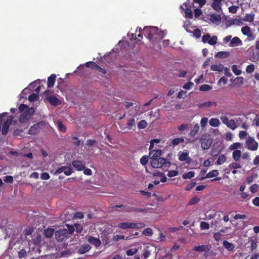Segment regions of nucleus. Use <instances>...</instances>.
<instances>
[{"label": "nucleus", "mask_w": 259, "mask_h": 259, "mask_svg": "<svg viewBox=\"0 0 259 259\" xmlns=\"http://www.w3.org/2000/svg\"><path fill=\"white\" fill-rule=\"evenodd\" d=\"M4 181L6 183L11 184L13 182V178L11 176H7L4 177Z\"/></svg>", "instance_id": "e2e57ef3"}, {"label": "nucleus", "mask_w": 259, "mask_h": 259, "mask_svg": "<svg viewBox=\"0 0 259 259\" xmlns=\"http://www.w3.org/2000/svg\"><path fill=\"white\" fill-rule=\"evenodd\" d=\"M50 178V176L48 172H43L40 175V179L43 180H49Z\"/></svg>", "instance_id": "774afa93"}, {"label": "nucleus", "mask_w": 259, "mask_h": 259, "mask_svg": "<svg viewBox=\"0 0 259 259\" xmlns=\"http://www.w3.org/2000/svg\"><path fill=\"white\" fill-rule=\"evenodd\" d=\"M254 15L253 13L246 14L245 16L244 20L247 22H252L254 20Z\"/></svg>", "instance_id": "f704fd0d"}, {"label": "nucleus", "mask_w": 259, "mask_h": 259, "mask_svg": "<svg viewBox=\"0 0 259 259\" xmlns=\"http://www.w3.org/2000/svg\"><path fill=\"white\" fill-rule=\"evenodd\" d=\"M88 242L91 244L94 245L96 248L99 247L102 244L99 238H95L92 236H88Z\"/></svg>", "instance_id": "ddd939ff"}, {"label": "nucleus", "mask_w": 259, "mask_h": 259, "mask_svg": "<svg viewBox=\"0 0 259 259\" xmlns=\"http://www.w3.org/2000/svg\"><path fill=\"white\" fill-rule=\"evenodd\" d=\"M54 233V230L52 228H48L44 231V235L47 238H51Z\"/></svg>", "instance_id": "2f4dec72"}, {"label": "nucleus", "mask_w": 259, "mask_h": 259, "mask_svg": "<svg viewBox=\"0 0 259 259\" xmlns=\"http://www.w3.org/2000/svg\"><path fill=\"white\" fill-rule=\"evenodd\" d=\"M230 55L229 52L221 51L218 52L215 54L214 57L215 58H219L221 59H225L228 58Z\"/></svg>", "instance_id": "cd10ccee"}, {"label": "nucleus", "mask_w": 259, "mask_h": 259, "mask_svg": "<svg viewBox=\"0 0 259 259\" xmlns=\"http://www.w3.org/2000/svg\"><path fill=\"white\" fill-rule=\"evenodd\" d=\"M221 12H220L218 14H211V23L219 25L221 23L222 17Z\"/></svg>", "instance_id": "4468645a"}, {"label": "nucleus", "mask_w": 259, "mask_h": 259, "mask_svg": "<svg viewBox=\"0 0 259 259\" xmlns=\"http://www.w3.org/2000/svg\"><path fill=\"white\" fill-rule=\"evenodd\" d=\"M143 234L146 236H151L153 234L152 230L151 228H147L144 230Z\"/></svg>", "instance_id": "5fc2aeb1"}, {"label": "nucleus", "mask_w": 259, "mask_h": 259, "mask_svg": "<svg viewBox=\"0 0 259 259\" xmlns=\"http://www.w3.org/2000/svg\"><path fill=\"white\" fill-rule=\"evenodd\" d=\"M40 130L39 123H36L31 126L28 131V134L31 135H35L38 133Z\"/></svg>", "instance_id": "dca6fc26"}, {"label": "nucleus", "mask_w": 259, "mask_h": 259, "mask_svg": "<svg viewBox=\"0 0 259 259\" xmlns=\"http://www.w3.org/2000/svg\"><path fill=\"white\" fill-rule=\"evenodd\" d=\"M238 8H239L238 6H232L229 8V12H230L232 14H235L237 12V11L238 9Z\"/></svg>", "instance_id": "4d7b16f0"}, {"label": "nucleus", "mask_w": 259, "mask_h": 259, "mask_svg": "<svg viewBox=\"0 0 259 259\" xmlns=\"http://www.w3.org/2000/svg\"><path fill=\"white\" fill-rule=\"evenodd\" d=\"M193 35L197 38H198L201 36V32L199 29H195L193 31Z\"/></svg>", "instance_id": "338daca9"}, {"label": "nucleus", "mask_w": 259, "mask_h": 259, "mask_svg": "<svg viewBox=\"0 0 259 259\" xmlns=\"http://www.w3.org/2000/svg\"><path fill=\"white\" fill-rule=\"evenodd\" d=\"M57 125H58V129L60 131H61L62 132H66V127L61 122H58Z\"/></svg>", "instance_id": "de8ad7c7"}, {"label": "nucleus", "mask_w": 259, "mask_h": 259, "mask_svg": "<svg viewBox=\"0 0 259 259\" xmlns=\"http://www.w3.org/2000/svg\"><path fill=\"white\" fill-rule=\"evenodd\" d=\"M56 76L55 74H52L48 78L47 85L48 88H52L54 86Z\"/></svg>", "instance_id": "393cba45"}, {"label": "nucleus", "mask_w": 259, "mask_h": 259, "mask_svg": "<svg viewBox=\"0 0 259 259\" xmlns=\"http://www.w3.org/2000/svg\"><path fill=\"white\" fill-rule=\"evenodd\" d=\"M50 90H46L45 92V95L46 96L47 101L53 106H56L60 103V100L54 96H48Z\"/></svg>", "instance_id": "9d476101"}, {"label": "nucleus", "mask_w": 259, "mask_h": 259, "mask_svg": "<svg viewBox=\"0 0 259 259\" xmlns=\"http://www.w3.org/2000/svg\"><path fill=\"white\" fill-rule=\"evenodd\" d=\"M68 236L66 229L59 230L55 233V238L60 242L65 240L67 238Z\"/></svg>", "instance_id": "6e6552de"}, {"label": "nucleus", "mask_w": 259, "mask_h": 259, "mask_svg": "<svg viewBox=\"0 0 259 259\" xmlns=\"http://www.w3.org/2000/svg\"><path fill=\"white\" fill-rule=\"evenodd\" d=\"M73 172V169L70 166H65L64 174L66 176H70Z\"/></svg>", "instance_id": "79ce46f5"}, {"label": "nucleus", "mask_w": 259, "mask_h": 259, "mask_svg": "<svg viewBox=\"0 0 259 259\" xmlns=\"http://www.w3.org/2000/svg\"><path fill=\"white\" fill-rule=\"evenodd\" d=\"M241 32L243 35L247 36L248 41L253 40L255 38V35L252 32L251 29L248 26H245L241 28Z\"/></svg>", "instance_id": "423d86ee"}, {"label": "nucleus", "mask_w": 259, "mask_h": 259, "mask_svg": "<svg viewBox=\"0 0 259 259\" xmlns=\"http://www.w3.org/2000/svg\"><path fill=\"white\" fill-rule=\"evenodd\" d=\"M227 127L231 128L232 130H234L237 128V126L235 124V121L234 119H231L229 120V123L227 125Z\"/></svg>", "instance_id": "c9c22d12"}, {"label": "nucleus", "mask_w": 259, "mask_h": 259, "mask_svg": "<svg viewBox=\"0 0 259 259\" xmlns=\"http://www.w3.org/2000/svg\"><path fill=\"white\" fill-rule=\"evenodd\" d=\"M241 157V151L239 150H234L232 153V157L235 161H238Z\"/></svg>", "instance_id": "c85d7f7f"}, {"label": "nucleus", "mask_w": 259, "mask_h": 259, "mask_svg": "<svg viewBox=\"0 0 259 259\" xmlns=\"http://www.w3.org/2000/svg\"><path fill=\"white\" fill-rule=\"evenodd\" d=\"M118 227L122 229H134V223L123 222L119 223Z\"/></svg>", "instance_id": "aec40b11"}, {"label": "nucleus", "mask_w": 259, "mask_h": 259, "mask_svg": "<svg viewBox=\"0 0 259 259\" xmlns=\"http://www.w3.org/2000/svg\"><path fill=\"white\" fill-rule=\"evenodd\" d=\"M222 236V234H221V232H217L214 233L213 234V238L216 241L221 240Z\"/></svg>", "instance_id": "69168bd1"}, {"label": "nucleus", "mask_w": 259, "mask_h": 259, "mask_svg": "<svg viewBox=\"0 0 259 259\" xmlns=\"http://www.w3.org/2000/svg\"><path fill=\"white\" fill-rule=\"evenodd\" d=\"M241 44L242 41L241 39L239 37L235 36L231 39L229 46L231 47H235L241 45Z\"/></svg>", "instance_id": "bb28decb"}, {"label": "nucleus", "mask_w": 259, "mask_h": 259, "mask_svg": "<svg viewBox=\"0 0 259 259\" xmlns=\"http://www.w3.org/2000/svg\"><path fill=\"white\" fill-rule=\"evenodd\" d=\"M201 147L203 149H208L210 147V135H204L201 139Z\"/></svg>", "instance_id": "1a4fd4ad"}, {"label": "nucleus", "mask_w": 259, "mask_h": 259, "mask_svg": "<svg viewBox=\"0 0 259 259\" xmlns=\"http://www.w3.org/2000/svg\"><path fill=\"white\" fill-rule=\"evenodd\" d=\"M257 241L256 240H252L251 241L250 250L251 251H253L257 247Z\"/></svg>", "instance_id": "bf43d9fd"}, {"label": "nucleus", "mask_w": 259, "mask_h": 259, "mask_svg": "<svg viewBox=\"0 0 259 259\" xmlns=\"http://www.w3.org/2000/svg\"><path fill=\"white\" fill-rule=\"evenodd\" d=\"M196 185V183L194 182H191V183L187 184V185L186 186L185 190L186 191H189L192 188H193Z\"/></svg>", "instance_id": "0e129e2a"}, {"label": "nucleus", "mask_w": 259, "mask_h": 259, "mask_svg": "<svg viewBox=\"0 0 259 259\" xmlns=\"http://www.w3.org/2000/svg\"><path fill=\"white\" fill-rule=\"evenodd\" d=\"M85 65L87 67L91 68L92 69H96L98 65L94 62L90 61L87 62Z\"/></svg>", "instance_id": "a18cd8bd"}, {"label": "nucleus", "mask_w": 259, "mask_h": 259, "mask_svg": "<svg viewBox=\"0 0 259 259\" xmlns=\"http://www.w3.org/2000/svg\"><path fill=\"white\" fill-rule=\"evenodd\" d=\"M112 233V230L108 227H106L101 233V238L105 245L111 243L110 235Z\"/></svg>", "instance_id": "20e7f679"}, {"label": "nucleus", "mask_w": 259, "mask_h": 259, "mask_svg": "<svg viewBox=\"0 0 259 259\" xmlns=\"http://www.w3.org/2000/svg\"><path fill=\"white\" fill-rule=\"evenodd\" d=\"M232 70L233 72L236 75H239L241 73V71L238 68V67L236 65H233L231 67Z\"/></svg>", "instance_id": "4c0bfd02"}, {"label": "nucleus", "mask_w": 259, "mask_h": 259, "mask_svg": "<svg viewBox=\"0 0 259 259\" xmlns=\"http://www.w3.org/2000/svg\"><path fill=\"white\" fill-rule=\"evenodd\" d=\"M226 161V156L224 155L220 156L217 161V163L219 165L223 164Z\"/></svg>", "instance_id": "8fccbe9b"}, {"label": "nucleus", "mask_w": 259, "mask_h": 259, "mask_svg": "<svg viewBox=\"0 0 259 259\" xmlns=\"http://www.w3.org/2000/svg\"><path fill=\"white\" fill-rule=\"evenodd\" d=\"M38 99V96L37 94L32 93L29 95L28 99L30 102H34L37 101Z\"/></svg>", "instance_id": "c03bdc74"}, {"label": "nucleus", "mask_w": 259, "mask_h": 259, "mask_svg": "<svg viewBox=\"0 0 259 259\" xmlns=\"http://www.w3.org/2000/svg\"><path fill=\"white\" fill-rule=\"evenodd\" d=\"M29 117L27 115V113H24L19 117V120L21 123L26 122L29 119Z\"/></svg>", "instance_id": "72a5a7b5"}, {"label": "nucleus", "mask_w": 259, "mask_h": 259, "mask_svg": "<svg viewBox=\"0 0 259 259\" xmlns=\"http://www.w3.org/2000/svg\"><path fill=\"white\" fill-rule=\"evenodd\" d=\"M161 155V151L160 150H151L150 153V156L151 160L155 159V158H161L160 156Z\"/></svg>", "instance_id": "b1692460"}, {"label": "nucleus", "mask_w": 259, "mask_h": 259, "mask_svg": "<svg viewBox=\"0 0 259 259\" xmlns=\"http://www.w3.org/2000/svg\"><path fill=\"white\" fill-rule=\"evenodd\" d=\"M147 126V122L145 120H142L138 123V127L139 129H144Z\"/></svg>", "instance_id": "e433bc0d"}, {"label": "nucleus", "mask_w": 259, "mask_h": 259, "mask_svg": "<svg viewBox=\"0 0 259 259\" xmlns=\"http://www.w3.org/2000/svg\"><path fill=\"white\" fill-rule=\"evenodd\" d=\"M234 120H235V124L237 126V127L238 126H239L240 125H241V124L243 123V121H244L243 118H241V117L236 118L234 119Z\"/></svg>", "instance_id": "603ef678"}, {"label": "nucleus", "mask_w": 259, "mask_h": 259, "mask_svg": "<svg viewBox=\"0 0 259 259\" xmlns=\"http://www.w3.org/2000/svg\"><path fill=\"white\" fill-rule=\"evenodd\" d=\"M148 157L146 155L143 156L140 159V162L143 165H146L148 163Z\"/></svg>", "instance_id": "052dcab7"}, {"label": "nucleus", "mask_w": 259, "mask_h": 259, "mask_svg": "<svg viewBox=\"0 0 259 259\" xmlns=\"http://www.w3.org/2000/svg\"><path fill=\"white\" fill-rule=\"evenodd\" d=\"M138 249L136 248L130 249L127 250L126 254L128 256H132L137 253Z\"/></svg>", "instance_id": "680f3d73"}, {"label": "nucleus", "mask_w": 259, "mask_h": 259, "mask_svg": "<svg viewBox=\"0 0 259 259\" xmlns=\"http://www.w3.org/2000/svg\"><path fill=\"white\" fill-rule=\"evenodd\" d=\"M91 248L89 244H84L81 245L77 249V252L79 254H84L89 251Z\"/></svg>", "instance_id": "f3484780"}, {"label": "nucleus", "mask_w": 259, "mask_h": 259, "mask_svg": "<svg viewBox=\"0 0 259 259\" xmlns=\"http://www.w3.org/2000/svg\"><path fill=\"white\" fill-rule=\"evenodd\" d=\"M225 67L222 64L211 65V70L222 72Z\"/></svg>", "instance_id": "473e14b6"}, {"label": "nucleus", "mask_w": 259, "mask_h": 259, "mask_svg": "<svg viewBox=\"0 0 259 259\" xmlns=\"http://www.w3.org/2000/svg\"><path fill=\"white\" fill-rule=\"evenodd\" d=\"M112 210L120 212L125 211L128 213L136 212V207L127 205H116L112 207Z\"/></svg>", "instance_id": "7ed1b4c3"}, {"label": "nucleus", "mask_w": 259, "mask_h": 259, "mask_svg": "<svg viewBox=\"0 0 259 259\" xmlns=\"http://www.w3.org/2000/svg\"><path fill=\"white\" fill-rule=\"evenodd\" d=\"M246 147L248 150L255 151L258 148V143L254 139L250 136H248L245 142Z\"/></svg>", "instance_id": "39448f33"}, {"label": "nucleus", "mask_w": 259, "mask_h": 259, "mask_svg": "<svg viewBox=\"0 0 259 259\" xmlns=\"http://www.w3.org/2000/svg\"><path fill=\"white\" fill-rule=\"evenodd\" d=\"M213 1L211 3V8L215 10L216 12L219 13L221 12L223 13L222 10V2L223 0H212Z\"/></svg>", "instance_id": "f8f14e48"}, {"label": "nucleus", "mask_w": 259, "mask_h": 259, "mask_svg": "<svg viewBox=\"0 0 259 259\" xmlns=\"http://www.w3.org/2000/svg\"><path fill=\"white\" fill-rule=\"evenodd\" d=\"M179 159L181 161H186L189 157V152L188 150H184L183 152L178 153Z\"/></svg>", "instance_id": "6ab92c4d"}, {"label": "nucleus", "mask_w": 259, "mask_h": 259, "mask_svg": "<svg viewBox=\"0 0 259 259\" xmlns=\"http://www.w3.org/2000/svg\"><path fill=\"white\" fill-rule=\"evenodd\" d=\"M11 123V121L9 120H7L4 122L2 129V134L3 135H6L7 134Z\"/></svg>", "instance_id": "4be33fe9"}, {"label": "nucleus", "mask_w": 259, "mask_h": 259, "mask_svg": "<svg viewBox=\"0 0 259 259\" xmlns=\"http://www.w3.org/2000/svg\"><path fill=\"white\" fill-rule=\"evenodd\" d=\"M255 69L254 65L253 64H251L248 66H247L246 68V71L247 73H252Z\"/></svg>", "instance_id": "37998d69"}, {"label": "nucleus", "mask_w": 259, "mask_h": 259, "mask_svg": "<svg viewBox=\"0 0 259 259\" xmlns=\"http://www.w3.org/2000/svg\"><path fill=\"white\" fill-rule=\"evenodd\" d=\"M242 148V144L239 142L234 143L233 144L229 146L230 150H239L238 149H241Z\"/></svg>", "instance_id": "c756f323"}, {"label": "nucleus", "mask_w": 259, "mask_h": 259, "mask_svg": "<svg viewBox=\"0 0 259 259\" xmlns=\"http://www.w3.org/2000/svg\"><path fill=\"white\" fill-rule=\"evenodd\" d=\"M180 9H181L182 11L184 12L185 17L191 19L193 18V15L191 9H184L183 6H181Z\"/></svg>", "instance_id": "a878e982"}, {"label": "nucleus", "mask_w": 259, "mask_h": 259, "mask_svg": "<svg viewBox=\"0 0 259 259\" xmlns=\"http://www.w3.org/2000/svg\"><path fill=\"white\" fill-rule=\"evenodd\" d=\"M18 255L19 258H22L27 255V252L25 249H22L18 252Z\"/></svg>", "instance_id": "49530a36"}, {"label": "nucleus", "mask_w": 259, "mask_h": 259, "mask_svg": "<svg viewBox=\"0 0 259 259\" xmlns=\"http://www.w3.org/2000/svg\"><path fill=\"white\" fill-rule=\"evenodd\" d=\"M194 177V172L190 171L187 173H186L183 175V178L184 179H191Z\"/></svg>", "instance_id": "a19ab883"}, {"label": "nucleus", "mask_w": 259, "mask_h": 259, "mask_svg": "<svg viewBox=\"0 0 259 259\" xmlns=\"http://www.w3.org/2000/svg\"><path fill=\"white\" fill-rule=\"evenodd\" d=\"M199 200L200 199L198 197H194L190 200V201L188 203V204L190 205L195 204L197 203H198L199 201Z\"/></svg>", "instance_id": "6e6d98bb"}, {"label": "nucleus", "mask_w": 259, "mask_h": 259, "mask_svg": "<svg viewBox=\"0 0 259 259\" xmlns=\"http://www.w3.org/2000/svg\"><path fill=\"white\" fill-rule=\"evenodd\" d=\"M145 36L152 43H157L165 36L164 32L157 27L146 26L143 29Z\"/></svg>", "instance_id": "f257e3e1"}, {"label": "nucleus", "mask_w": 259, "mask_h": 259, "mask_svg": "<svg viewBox=\"0 0 259 259\" xmlns=\"http://www.w3.org/2000/svg\"><path fill=\"white\" fill-rule=\"evenodd\" d=\"M223 212L222 211H211V227L213 225L217 224L222 220V215Z\"/></svg>", "instance_id": "0eeeda50"}, {"label": "nucleus", "mask_w": 259, "mask_h": 259, "mask_svg": "<svg viewBox=\"0 0 259 259\" xmlns=\"http://www.w3.org/2000/svg\"><path fill=\"white\" fill-rule=\"evenodd\" d=\"M136 121L134 118L131 117L127 119V122L126 124V127L124 128H127L128 130H131L134 129L136 127Z\"/></svg>", "instance_id": "a211bd4d"}, {"label": "nucleus", "mask_w": 259, "mask_h": 259, "mask_svg": "<svg viewBox=\"0 0 259 259\" xmlns=\"http://www.w3.org/2000/svg\"><path fill=\"white\" fill-rule=\"evenodd\" d=\"M237 161L233 162L231 163L229 165V169H237L240 168L241 167V165L239 163L236 162Z\"/></svg>", "instance_id": "ea45409f"}, {"label": "nucleus", "mask_w": 259, "mask_h": 259, "mask_svg": "<svg viewBox=\"0 0 259 259\" xmlns=\"http://www.w3.org/2000/svg\"><path fill=\"white\" fill-rule=\"evenodd\" d=\"M255 53L253 54L251 61L256 62L259 58V40H256L255 42Z\"/></svg>", "instance_id": "2eb2a0df"}, {"label": "nucleus", "mask_w": 259, "mask_h": 259, "mask_svg": "<svg viewBox=\"0 0 259 259\" xmlns=\"http://www.w3.org/2000/svg\"><path fill=\"white\" fill-rule=\"evenodd\" d=\"M150 163L152 167L154 168H160L163 165L168 167L170 165V162L166 161L164 158H155V159L151 160Z\"/></svg>", "instance_id": "f03ea898"}, {"label": "nucleus", "mask_w": 259, "mask_h": 259, "mask_svg": "<svg viewBox=\"0 0 259 259\" xmlns=\"http://www.w3.org/2000/svg\"><path fill=\"white\" fill-rule=\"evenodd\" d=\"M184 139L182 138H176L172 141V144L174 146H176L180 143H183Z\"/></svg>", "instance_id": "58836bf2"}, {"label": "nucleus", "mask_w": 259, "mask_h": 259, "mask_svg": "<svg viewBox=\"0 0 259 259\" xmlns=\"http://www.w3.org/2000/svg\"><path fill=\"white\" fill-rule=\"evenodd\" d=\"M72 165L77 171H81L85 167V164L82 161L75 160L72 161Z\"/></svg>", "instance_id": "9b49d317"}, {"label": "nucleus", "mask_w": 259, "mask_h": 259, "mask_svg": "<svg viewBox=\"0 0 259 259\" xmlns=\"http://www.w3.org/2000/svg\"><path fill=\"white\" fill-rule=\"evenodd\" d=\"M223 245L228 251H232L235 248V245L232 243H230L227 240H224L223 241Z\"/></svg>", "instance_id": "412c9836"}, {"label": "nucleus", "mask_w": 259, "mask_h": 259, "mask_svg": "<svg viewBox=\"0 0 259 259\" xmlns=\"http://www.w3.org/2000/svg\"><path fill=\"white\" fill-rule=\"evenodd\" d=\"M202 40L204 43L208 42L210 45V35L208 34L204 35L202 36Z\"/></svg>", "instance_id": "09e8293b"}, {"label": "nucleus", "mask_w": 259, "mask_h": 259, "mask_svg": "<svg viewBox=\"0 0 259 259\" xmlns=\"http://www.w3.org/2000/svg\"><path fill=\"white\" fill-rule=\"evenodd\" d=\"M145 226V225L143 223H134V229H139L143 228Z\"/></svg>", "instance_id": "864d4df0"}, {"label": "nucleus", "mask_w": 259, "mask_h": 259, "mask_svg": "<svg viewBox=\"0 0 259 259\" xmlns=\"http://www.w3.org/2000/svg\"><path fill=\"white\" fill-rule=\"evenodd\" d=\"M220 124V121L217 118H211V126L217 127Z\"/></svg>", "instance_id": "13d9d810"}, {"label": "nucleus", "mask_w": 259, "mask_h": 259, "mask_svg": "<svg viewBox=\"0 0 259 259\" xmlns=\"http://www.w3.org/2000/svg\"><path fill=\"white\" fill-rule=\"evenodd\" d=\"M259 189V186L258 185L256 184H254L250 188V191L252 192V193H255Z\"/></svg>", "instance_id": "3c124183"}, {"label": "nucleus", "mask_w": 259, "mask_h": 259, "mask_svg": "<svg viewBox=\"0 0 259 259\" xmlns=\"http://www.w3.org/2000/svg\"><path fill=\"white\" fill-rule=\"evenodd\" d=\"M199 130V125L198 123L194 125V126L191 130L189 135L191 137H194L198 133Z\"/></svg>", "instance_id": "7c9ffc66"}, {"label": "nucleus", "mask_w": 259, "mask_h": 259, "mask_svg": "<svg viewBox=\"0 0 259 259\" xmlns=\"http://www.w3.org/2000/svg\"><path fill=\"white\" fill-rule=\"evenodd\" d=\"M209 250V246L207 245H201L198 246H195L193 249V250L200 252L208 251Z\"/></svg>", "instance_id": "5701e85b"}]
</instances>
